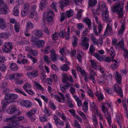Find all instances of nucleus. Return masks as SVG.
Listing matches in <instances>:
<instances>
[{
	"mask_svg": "<svg viewBox=\"0 0 128 128\" xmlns=\"http://www.w3.org/2000/svg\"><path fill=\"white\" fill-rule=\"evenodd\" d=\"M121 2H119L116 3L114 6L112 8V10L113 12H116L118 14V18H122L124 17V13L123 11L124 10L123 4L121 5Z\"/></svg>",
	"mask_w": 128,
	"mask_h": 128,
	"instance_id": "f257e3e1",
	"label": "nucleus"
},
{
	"mask_svg": "<svg viewBox=\"0 0 128 128\" xmlns=\"http://www.w3.org/2000/svg\"><path fill=\"white\" fill-rule=\"evenodd\" d=\"M101 11L103 12L102 14V19L104 20H107L109 19L108 12L105 4H102L101 6H99L96 9V12L98 15H99Z\"/></svg>",
	"mask_w": 128,
	"mask_h": 128,
	"instance_id": "f03ea898",
	"label": "nucleus"
},
{
	"mask_svg": "<svg viewBox=\"0 0 128 128\" xmlns=\"http://www.w3.org/2000/svg\"><path fill=\"white\" fill-rule=\"evenodd\" d=\"M16 117V115H14L9 118L7 119L8 121H10V126L14 128H30L29 127L24 128L22 126L19 125V123L16 119L14 118Z\"/></svg>",
	"mask_w": 128,
	"mask_h": 128,
	"instance_id": "7ed1b4c3",
	"label": "nucleus"
},
{
	"mask_svg": "<svg viewBox=\"0 0 128 128\" xmlns=\"http://www.w3.org/2000/svg\"><path fill=\"white\" fill-rule=\"evenodd\" d=\"M90 39L89 38L84 36H82L81 38L80 45L82 46L85 47V50L88 49L89 46V42Z\"/></svg>",
	"mask_w": 128,
	"mask_h": 128,
	"instance_id": "20e7f679",
	"label": "nucleus"
},
{
	"mask_svg": "<svg viewBox=\"0 0 128 128\" xmlns=\"http://www.w3.org/2000/svg\"><path fill=\"white\" fill-rule=\"evenodd\" d=\"M6 112L8 114H13L15 113L16 115H20L21 112L14 106H10L6 110Z\"/></svg>",
	"mask_w": 128,
	"mask_h": 128,
	"instance_id": "39448f33",
	"label": "nucleus"
},
{
	"mask_svg": "<svg viewBox=\"0 0 128 128\" xmlns=\"http://www.w3.org/2000/svg\"><path fill=\"white\" fill-rule=\"evenodd\" d=\"M13 47L12 43L7 42L2 46V50L5 52L8 53L11 52Z\"/></svg>",
	"mask_w": 128,
	"mask_h": 128,
	"instance_id": "423d86ee",
	"label": "nucleus"
},
{
	"mask_svg": "<svg viewBox=\"0 0 128 128\" xmlns=\"http://www.w3.org/2000/svg\"><path fill=\"white\" fill-rule=\"evenodd\" d=\"M30 11V5L29 3H26L24 4L23 7L21 11L22 15L24 16L26 15Z\"/></svg>",
	"mask_w": 128,
	"mask_h": 128,
	"instance_id": "0eeeda50",
	"label": "nucleus"
},
{
	"mask_svg": "<svg viewBox=\"0 0 128 128\" xmlns=\"http://www.w3.org/2000/svg\"><path fill=\"white\" fill-rule=\"evenodd\" d=\"M93 31L94 33L96 36H98L100 34L102 29H103L102 25L100 24H99L98 26V32L97 29V27L96 26L94 25L93 26Z\"/></svg>",
	"mask_w": 128,
	"mask_h": 128,
	"instance_id": "6e6552de",
	"label": "nucleus"
},
{
	"mask_svg": "<svg viewBox=\"0 0 128 128\" xmlns=\"http://www.w3.org/2000/svg\"><path fill=\"white\" fill-rule=\"evenodd\" d=\"M18 97L17 95L13 94H7L5 96L4 98L6 100H14L17 98Z\"/></svg>",
	"mask_w": 128,
	"mask_h": 128,
	"instance_id": "1a4fd4ad",
	"label": "nucleus"
},
{
	"mask_svg": "<svg viewBox=\"0 0 128 128\" xmlns=\"http://www.w3.org/2000/svg\"><path fill=\"white\" fill-rule=\"evenodd\" d=\"M27 75L30 78H36L39 75L38 71L37 70H35L32 71L31 72H28Z\"/></svg>",
	"mask_w": 128,
	"mask_h": 128,
	"instance_id": "9d476101",
	"label": "nucleus"
},
{
	"mask_svg": "<svg viewBox=\"0 0 128 128\" xmlns=\"http://www.w3.org/2000/svg\"><path fill=\"white\" fill-rule=\"evenodd\" d=\"M117 40L115 38H113L112 40V43L114 45H115L116 46H119L121 49H123L124 47V43L122 41H120V42L117 43Z\"/></svg>",
	"mask_w": 128,
	"mask_h": 128,
	"instance_id": "9b49d317",
	"label": "nucleus"
},
{
	"mask_svg": "<svg viewBox=\"0 0 128 128\" xmlns=\"http://www.w3.org/2000/svg\"><path fill=\"white\" fill-rule=\"evenodd\" d=\"M19 58L17 62L20 64L22 63L23 64H27L28 60L27 59H25L26 56H22V54H20L19 55Z\"/></svg>",
	"mask_w": 128,
	"mask_h": 128,
	"instance_id": "f8f14e48",
	"label": "nucleus"
},
{
	"mask_svg": "<svg viewBox=\"0 0 128 128\" xmlns=\"http://www.w3.org/2000/svg\"><path fill=\"white\" fill-rule=\"evenodd\" d=\"M69 2L68 0H61L59 2V6L60 7L61 9L63 10L65 6L69 4Z\"/></svg>",
	"mask_w": 128,
	"mask_h": 128,
	"instance_id": "ddd939ff",
	"label": "nucleus"
},
{
	"mask_svg": "<svg viewBox=\"0 0 128 128\" xmlns=\"http://www.w3.org/2000/svg\"><path fill=\"white\" fill-rule=\"evenodd\" d=\"M107 23V27L106 30L110 34L112 33V24L111 23L112 20H105Z\"/></svg>",
	"mask_w": 128,
	"mask_h": 128,
	"instance_id": "4468645a",
	"label": "nucleus"
},
{
	"mask_svg": "<svg viewBox=\"0 0 128 128\" xmlns=\"http://www.w3.org/2000/svg\"><path fill=\"white\" fill-rule=\"evenodd\" d=\"M114 90L115 92L118 94V95H119L121 98L123 97V94L122 89L118 85L115 84L114 85Z\"/></svg>",
	"mask_w": 128,
	"mask_h": 128,
	"instance_id": "2eb2a0df",
	"label": "nucleus"
},
{
	"mask_svg": "<svg viewBox=\"0 0 128 128\" xmlns=\"http://www.w3.org/2000/svg\"><path fill=\"white\" fill-rule=\"evenodd\" d=\"M32 33L36 37L39 38L43 37V33L40 30H35L33 31Z\"/></svg>",
	"mask_w": 128,
	"mask_h": 128,
	"instance_id": "dca6fc26",
	"label": "nucleus"
},
{
	"mask_svg": "<svg viewBox=\"0 0 128 128\" xmlns=\"http://www.w3.org/2000/svg\"><path fill=\"white\" fill-rule=\"evenodd\" d=\"M83 19L84 22L88 26V28L90 30H91L92 29L91 26L92 22L91 20L88 17L84 18Z\"/></svg>",
	"mask_w": 128,
	"mask_h": 128,
	"instance_id": "f3484780",
	"label": "nucleus"
},
{
	"mask_svg": "<svg viewBox=\"0 0 128 128\" xmlns=\"http://www.w3.org/2000/svg\"><path fill=\"white\" fill-rule=\"evenodd\" d=\"M9 103V102L6 101L5 100H2L1 102V104L2 105V108L0 109L3 111H4L6 108V107Z\"/></svg>",
	"mask_w": 128,
	"mask_h": 128,
	"instance_id": "a211bd4d",
	"label": "nucleus"
},
{
	"mask_svg": "<svg viewBox=\"0 0 128 128\" xmlns=\"http://www.w3.org/2000/svg\"><path fill=\"white\" fill-rule=\"evenodd\" d=\"M50 59L52 62H54L57 60V56L55 53V51L54 50H51Z\"/></svg>",
	"mask_w": 128,
	"mask_h": 128,
	"instance_id": "6ab92c4d",
	"label": "nucleus"
},
{
	"mask_svg": "<svg viewBox=\"0 0 128 128\" xmlns=\"http://www.w3.org/2000/svg\"><path fill=\"white\" fill-rule=\"evenodd\" d=\"M54 12L52 11H49L48 12L46 16L48 22H50L52 20L54 16Z\"/></svg>",
	"mask_w": 128,
	"mask_h": 128,
	"instance_id": "aec40b11",
	"label": "nucleus"
},
{
	"mask_svg": "<svg viewBox=\"0 0 128 128\" xmlns=\"http://www.w3.org/2000/svg\"><path fill=\"white\" fill-rule=\"evenodd\" d=\"M8 12V9L6 5L4 6L0 10V14H6Z\"/></svg>",
	"mask_w": 128,
	"mask_h": 128,
	"instance_id": "412c9836",
	"label": "nucleus"
},
{
	"mask_svg": "<svg viewBox=\"0 0 128 128\" xmlns=\"http://www.w3.org/2000/svg\"><path fill=\"white\" fill-rule=\"evenodd\" d=\"M115 77L117 83L118 84H120L121 83L122 76L118 72H116V74L115 75Z\"/></svg>",
	"mask_w": 128,
	"mask_h": 128,
	"instance_id": "4be33fe9",
	"label": "nucleus"
},
{
	"mask_svg": "<svg viewBox=\"0 0 128 128\" xmlns=\"http://www.w3.org/2000/svg\"><path fill=\"white\" fill-rule=\"evenodd\" d=\"M120 23H122V28L118 32V34H122L123 33L124 30V26L125 23L124 19L121 20Z\"/></svg>",
	"mask_w": 128,
	"mask_h": 128,
	"instance_id": "5701e85b",
	"label": "nucleus"
},
{
	"mask_svg": "<svg viewBox=\"0 0 128 128\" xmlns=\"http://www.w3.org/2000/svg\"><path fill=\"white\" fill-rule=\"evenodd\" d=\"M45 42L44 40L39 39L36 44V46L38 48H42L44 46Z\"/></svg>",
	"mask_w": 128,
	"mask_h": 128,
	"instance_id": "b1692460",
	"label": "nucleus"
},
{
	"mask_svg": "<svg viewBox=\"0 0 128 128\" xmlns=\"http://www.w3.org/2000/svg\"><path fill=\"white\" fill-rule=\"evenodd\" d=\"M62 81L64 83H66L68 82V76L67 74L63 72L62 75Z\"/></svg>",
	"mask_w": 128,
	"mask_h": 128,
	"instance_id": "393cba45",
	"label": "nucleus"
},
{
	"mask_svg": "<svg viewBox=\"0 0 128 128\" xmlns=\"http://www.w3.org/2000/svg\"><path fill=\"white\" fill-rule=\"evenodd\" d=\"M22 103L26 108L31 107L32 104V103L30 101L28 100L23 101L22 102Z\"/></svg>",
	"mask_w": 128,
	"mask_h": 128,
	"instance_id": "a878e982",
	"label": "nucleus"
},
{
	"mask_svg": "<svg viewBox=\"0 0 128 128\" xmlns=\"http://www.w3.org/2000/svg\"><path fill=\"white\" fill-rule=\"evenodd\" d=\"M9 67L10 69L13 71H16L18 69V66L16 63H12L11 64Z\"/></svg>",
	"mask_w": 128,
	"mask_h": 128,
	"instance_id": "bb28decb",
	"label": "nucleus"
},
{
	"mask_svg": "<svg viewBox=\"0 0 128 128\" xmlns=\"http://www.w3.org/2000/svg\"><path fill=\"white\" fill-rule=\"evenodd\" d=\"M22 74L20 73H15L12 74L9 76V78L10 80H12L16 78L15 77H17L20 78L22 76Z\"/></svg>",
	"mask_w": 128,
	"mask_h": 128,
	"instance_id": "cd10ccee",
	"label": "nucleus"
},
{
	"mask_svg": "<svg viewBox=\"0 0 128 128\" xmlns=\"http://www.w3.org/2000/svg\"><path fill=\"white\" fill-rule=\"evenodd\" d=\"M90 40L94 44L98 45V44L99 42L98 40L96 39L94 34H91Z\"/></svg>",
	"mask_w": 128,
	"mask_h": 128,
	"instance_id": "c85d7f7f",
	"label": "nucleus"
},
{
	"mask_svg": "<svg viewBox=\"0 0 128 128\" xmlns=\"http://www.w3.org/2000/svg\"><path fill=\"white\" fill-rule=\"evenodd\" d=\"M47 0H42L40 2V6L41 7L42 10L45 8L47 5Z\"/></svg>",
	"mask_w": 128,
	"mask_h": 128,
	"instance_id": "c756f323",
	"label": "nucleus"
},
{
	"mask_svg": "<svg viewBox=\"0 0 128 128\" xmlns=\"http://www.w3.org/2000/svg\"><path fill=\"white\" fill-rule=\"evenodd\" d=\"M108 51L110 55L112 58H114L116 55V53L112 47H111L110 49L108 50Z\"/></svg>",
	"mask_w": 128,
	"mask_h": 128,
	"instance_id": "7c9ffc66",
	"label": "nucleus"
},
{
	"mask_svg": "<svg viewBox=\"0 0 128 128\" xmlns=\"http://www.w3.org/2000/svg\"><path fill=\"white\" fill-rule=\"evenodd\" d=\"M34 28V26L30 22H29L26 23V31L27 32L28 30L30 29H32Z\"/></svg>",
	"mask_w": 128,
	"mask_h": 128,
	"instance_id": "2f4dec72",
	"label": "nucleus"
},
{
	"mask_svg": "<svg viewBox=\"0 0 128 128\" xmlns=\"http://www.w3.org/2000/svg\"><path fill=\"white\" fill-rule=\"evenodd\" d=\"M6 26L4 20L2 18H0V28L2 29L4 28Z\"/></svg>",
	"mask_w": 128,
	"mask_h": 128,
	"instance_id": "473e14b6",
	"label": "nucleus"
},
{
	"mask_svg": "<svg viewBox=\"0 0 128 128\" xmlns=\"http://www.w3.org/2000/svg\"><path fill=\"white\" fill-rule=\"evenodd\" d=\"M82 109L84 112H86L88 110V102L86 101H84L82 105Z\"/></svg>",
	"mask_w": 128,
	"mask_h": 128,
	"instance_id": "72a5a7b5",
	"label": "nucleus"
},
{
	"mask_svg": "<svg viewBox=\"0 0 128 128\" xmlns=\"http://www.w3.org/2000/svg\"><path fill=\"white\" fill-rule=\"evenodd\" d=\"M36 112L35 110L34 109H32L31 110L28 112L26 114L27 116L29 117H31L32 116H33Z\"/></svg>",
	"mask_w": 128,
	"mask_h": 128,
	"instance_id": "f704fd0d",
	"label": "nucleus"
},
{
	"mask_svg": "<svg viewBox=\"0 0 128 128\" xmlns=\"http://www.w3.org/2000/svg\"><path fill=\"white\" fill-rule=\"evenodd\" d=\"M19 5H17L15 7L14 9L13 13V14L16 16H18L19 14Z\"/></svg>",
	"mask_w": 128,
	"mask_h": 128,
	"instance_id": "c9c22d12",
	"label": "nucleus"
},
{
	"mask_svg": "<svg viewBox=\"0 0 128 128\" xmlns=\"http://www.w3.org/2000/svg\"><path fill=\"white\" fill-rule=\"evenodd\" d=\"M60 68L63 71H67L69 70L70 69L69 66L66 64L61 65L60 67Z\"/></svg>",
	"mask_w": 128,
	"mask_h": 128,
	"instance_id": "e433bc0d",
	"label": "nucleus"
},
{
	"mask_svg": "<svg viewBox=\"0 0 128 128\" xmlns=\"http://www.w3.org/2000/svg\"><path fill=\"white\" fill-rule=\"evenodd\" d=\"M97 2L96 0H89L88 5L91 7H93L96 5Z\"/></svg>",
	"mask_w": 128,
	"mask_h": 128,
	"instance_id": "4c0bfd02",
	"label": "nucleus"
},
{
	"mask_svg": "<svg viewBox=\"0 0 128 128\" xmlns=\"http://www.w3.org/2000/svg\"><path fill=\"white\" fill-rule=\"evenodd\" d=\"M36 37L32 36L31 38L30 41L33 44H36L39 39Z\"/></svg>",
	"mask_w": 128,
	"mask_h": 128,
	"instance_id": "58836bf2",
	"label": "nucleus"
},
{
	"mask_svg": "<svg viewBox=\"0 0 128 128\" xmlns=\"http://www.w3.org/2000/svg\"><path fill=\"white\" fill-rule=\"evenodd\" d=\"M65 14L67 17L70 18L73 15V11L71 9H70L66 11Z\"/></svg>",
	"mask_w": 128,
	"mask_h": 128,
	"instance_id": "ea45409f",
	"label": "nucleus"
},
{
	"mask_svg": "<svg viewBox=\"0 0 128 128\" xmlns=\"http://www.w3.org/2000/svg\"><path fill=\"white\" fill-rule=\"evenodd\" d=\"M116 117V121L117 123L118 124V125L120 126V128H122V121L120 119V116H117Z\"/></svg>",
	"mask_w": 128,
	"mask_h": 128,
	"instance_id": "a19ab883",
	"label": "nucleus"
},
{
	"mask_svg": "<svg viewBox=\"0 0 128 128\" xmlns=\"http://www.w3.org/2000/svg\"><path fill=\"white\" fill-rule=\"evenodd\" d=\"M73 37L74 39L72 40V44L73 46L75 47L76 46L78 43V39L76 36H73Z\"/></svg>",
	"mask_w": 128,
	"mask_h": 128,
	"instance_id": "79ce46f5",
	"label": "nucleus"
},
{
	"mask_svg": "<svg viewBox=\"0 0 128 128\" xmlns=\"http://www.w3.org/2000/svg\"><path fill=\"white\" fill-rule=\"evenodd\" d=\"M14 80L15 84L17 85H20L24 83L23 80L21 79L15 78Z\"/></svg>",
	"mask_w": 128,
	"mask_h": 128,
	"instance_id": "37998d69",
	"label": "nucleus"
},
{
	"mask_svg": "<svg viewBox=\"0 0 128 128\" xmlns=\"http://www.w3.org/2000/svg\"><path fill=\"white\" fill-rule=\"evenodd\" d=\"M9 37V34L6 33H2L0 34V37L2 38H8Z\"/></svg>",
	"mask_w": 128,
	"mask_h": 128,
	"instance_id": "c03bdc74",
	"label": "nucleus"
},
{
	"mask_svg": "<svg viewBox=\"0 0 128 128\" xmlns=\"http://www.w3.org/2000/svg\"><path fill=\"white\" fill-rule=\"evenodd\" d=\"M31 85L27 82H26L24 85L23 86V88L25 90V91H26L28 90V89L30 88Z\"/></svg>",
	"mask_w": 128,
	"mask_h": 128,
	"instance_id": "a18cd8bd",
	"label": "nucleus"
},
{
	"mask_svg": "<svg viewBox=\"0 0 128 128\" xmlns=\"http://www.w3.org/2000/svg\"><path fill=\"white\" fill-rule=\"evenodd\" d=\"M60 18V21L62 22L64 21L65 18H66L67 16L65 12H62L61 14Z\"/></svg>",
	"mask_w": 128,
	"mask_h": 128,
	"instance_id": "49530a36",
	"label": "nucleus"
},
{
	"mask_svg": "<svg viewBox=\"0 0 128 128\" xmlns=\"http://www.w3.org/2000/svg\"><path fill=\"white\" fill-rule=\"evenodd\" d=\"M57 3L55 2H52L51 7L54 10V11L56 12H57L56 7Z\"/></svg>",
	"mask_w": 128,
	"mask_h": 128,
	"instance_id": "de8ad7c7",
	"label": "nucleus"
},
{
	"mask_svg": "<svg viewBox=\"0 0 128 128\" xmlns=\"http://www.w3.org/2000/svg\"><path fill=\"white\" fill-rule=\"evenodd\" d=\"M27 57L28 58L31 59L34 63H36L38 62V60L37 59L30 54H27Z\"/></svg>",
	"mask_w": 128,
	"mask_h": 128,
	"instance_id": "09e8293b",
	"label": "nucleus"
},
{
	"mask_svg": "<svg viewBox=\"0 0 128 128\" xmlns=\"http://www.w3.org/2000/svg\"><path fill=\"white\" fill-rule=\"evenodd\" d=\"M38 52L37 50H32L30 52V55H32L34 56H38Z\"/></svg>",
	"mask_w": 128,
	"mask_h": 128,
	"instance_id": "8fccbe9b",
	"label": "nucleus"
},
{
	"mask_svg": "<svg viewBox=\"0 0 128 128\" xmlns=\"http://www.w3.org/2000/svg\"><path fill=\"white\" fill-rule=\"evenodd\" d=\"M49 106L52 110H54L56 109V106L53 102H49Z\"/></svg>",
	"mask_w": 128,
	"mask_h": 128,
	"instance_id": "3c124183",
	"label": "nucleus"
},
{
	"mask_svg": "<svg viewBox=\"0 0 128 128\" xmlns=\"http://www.w3.org/2000/svg\"><path fill=\"white\" fill-rule=\"evenodd\" d=\"M58 37V33L55 32L52 34V38L53 40H57Z\"/></svg>",
	"mask_w": 128,
	"mask_h": 128,
	"instance_id": "603ef678",
	"label": "nucleus"
},
{
	"mask_svg": "<svg viewBox=\"0 0 128 128\" xmlns=\"http://www.w3.org/2000/svg\"><path fill=\"white\" fill-rule=\"evenodd\" d=\"M94 55L98 60H101L102 59V56L98 53H94Z\"/></svg>",
	"mask_w": 128,
	"mask_h": 128,
	"instance_id": "864d4df0",
	"label": "nucleus"
},
{
	"mask_svg": "<svg viewBox=\"0 0 128 128\" xmlns=\"http://www.w3.org/2000/svg\"><path fill=\"white\" fill-rule=\"evenodd\" d=\"M43 112L47 116H49L50 115V110L47 109L46 108H45L44 109Z\"/></svg>",
	"mask_w": 128,
	"mask_h": 128,
	"instance_id": "5fc2aeb1",
	"label": "nucleus"
},
{
	"mask_svg": "<svg viewBox=\"0 0 128 128\" xmlns=\"http://www.w3.org/2000/svg\"><path fill=\"white\" fill-rule=\"evenodd\" d=\"M65 48L64 47L60 49L59 52L60 53L61 55H66V52H65Z\"/></svg>",
	"mask_w": 128,
	"mask_h": 128,
	"instance_id": "6e6d98bb",
	"label": "nucleus"
},
{
	"mask_svg": "<svg viewBox=\"0 0 128 128\" xmlns=\"http://www.w3.org/2000/svg\"><path fill=\"white\" fill-rule=\"evenodd\" d=\"M82 10H80L78 12L77 15V18L78 20H80L82 16Z\"/></svg>",
	"mask_w": 128,
	"mask_h": 128,
	"instance_id": "4d7b16f0",
	"label": "nucleus"
},
{
	"mask_svg": "<svg viewBox=\"0 0 128 128\" xmlns=\"http://www.w3.org/2000/svg\"><path fill=\"white\" fill-rule=\"evenodd\" d=\"M91 66L92 67L95 69H96L98 66L96 65L95 63L92 60H90Z\"/></svg>",
	"mask_w": 128,
	"mask_h": 128,
	"instance_id": "13d9d810",
	"label": "nucleus"
},
{
	"mask_svg": "<svg viewBox=\"0 0 128 128\" xmlns=\"http://www.w3.org/2000/svg\"><path fill=\"white\" fill-rule=\"evenodd\" d=\"M43 58L44 62L47 64H49L50 63V60H49V58L46 55H44L43 56Z\"/></svg>",
	"mask_w": 128,
	"mask_h": 128,
	"instance_id": "bf43d9fd",
	"label": "nucleus"
},
{
	"mask_svg": "<svg viewBox=\"0 0 128 128\" xmlns=\"http://www.w3.org/2000/svg\"><path fill=\"white\" fill-rule=\"evenodd\" d=\"M54 119L57 125L58 124V121L60 120V118L56 115H54Z\"/></svg>",
	"mask_w": 128,
	"mask_h": 128,
	"instance_id": "052dcab7",
	"label": "nucleus"
},
{
	"mask_svg": "<svg viewBox=\"0 0 128 128\" xmlns=\"http://www.w3.org/2000/svg\"><path fill=\"white\" fill-rule=\"evenodd\" d=\"M78 114L82 116L83 119L84 120H86V115L83 112L80 111L78 112Z\"/></svg>",
	"mask_w": 128,
	"mask_h": 128,
	"instance_id": "680f3d73",
	"label": "nucleus"
},
{
	"mask_svg": "<svg viewBox=\"0 0 128 128\" xmlns=\"http://www.w3.org/2000/svg\"><path fill=\"white\" fill-rule=\"evenodd\" d=\"M68 106L70 108L74 107V105L72 104V101L70 100H68Z\"/></svg>",
	"mask_w": 128,
	"mask_h": 128,
	"instance_id": "e2e57ef3",
	"label": "nucleus"
},
{
	"mask_svg": "<svg viewBox=\"0 0 128 128\" xmlns=\"http://www.w3.org/2000/svg\"><path fill=\"white\" fill-rule=\"evenodd\" d=\"M14 28L16 32H19L20 27L19 24H15L14 26Z\"/></svg>",
	"mask_w": 128,
	"mask_h": 128,
	"instance_id": "0e129e2a",
	"label": "nucleus"
},
{
	"mask_svg": "<svg viewBox=\"0 0 128 128\" xmlns=\"http://www.w3.org/2000/svg\"><path fill=\"white\" fill-rule=\"evenodd\" d=\"M102 111L104 114L108 112V110L104 105L102 106Z\"/></svg>",
	"mask_w": 128,
	"mask_h": 128,
	"instance_id": "69168bd1",
	"label": "nucleus"
},
{
	"mask_svg": "<svg viewBox=\"0 0 128 128\" xmlns=\"http://www.w3.org/2000/svg\"><path fill=\"white\" fill-rule=\"evenodd\" d=\"M94 47L93 45H91L90 46V49L89 51L91 54H92L95 51Z\"/></svg>",
	"mask_w": 128,
	"mask_h": 128,
	"instance_id": "338daca9",
	"label": "nucleus"
},
{
	"mask_svg": "<svg viewBox=\"0 0 128 128\" xmlns=\"http://www.w3.org/2000/svg\"><path fill=\"white\" fill-rule=\"evenodd\" d=\"M6 69V66L4 64H1L0 65V70L2 72H4Z\"/></svg>",
	"mask_w": 128,
	"mask_h": 128,
	"instance_id": "774afa93",
	"label": "nucleus"
}]
</instances>
